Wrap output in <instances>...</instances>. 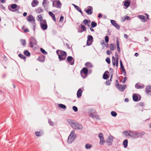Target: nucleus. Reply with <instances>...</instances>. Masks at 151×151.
<instances>
[{
	"label": "nucleus",
	"mask_w": 151,
	"mask_h": 151,
	"mask_svg": "<svg viewBox=\"0 0 151 151\" xmlns=\"http://www.w3.org/2000/svg\"><path fill=\"white\" fill-rule=\"evenodd\" d=\"M67 122L72 128L76 130H82L83 129L82 125L79 123L70 119L67 120Z\"/></svg>",
	"instance_id": "obj_1"
},
{
	"label": "nucleus",
	"mask_w": 151,
	"mask_h": 151,
	"mask_svg": "<svg viewBox=\"0 0 151 151\" xmlns=\"http://www.w3.org/2000/svg\"><path fill=\"white\" fill-rule=\"evenodd\" d=\"M56 52L58 56V58L60 61H63L65 60L67 54L66 52L63 50H57Z\"/></svg>",
	"instance_id": "obj_2"
},
{
	"label": "nucleus",
	"mask_w": 151,
	"mask_h": 151,
	"mask_svg": "<svg viewBox=\"0 0 151 151\" xmlns=\"http://www.w3.org/2000/svg\"><path fill=\"white\" fill-rule=\"evenodd\" d=\"M75 130H72L70 135L69 136L68 139V143H71L72 142H73L75 139H76V135L75 133Z\"/></svg>",
	"instance_id": "obj_3"
},
{
	"label": "nucleus",
	"mask_w": 151,
	"mask_h": 151,
	"mask_svg": "<svg viewBox=\"0 0 151 151\" xmlns=\"http://www.w3.org/2000/svg\"><path fill=\"white\" fill-rule=\"evenodd\" d=\"M37 41L36 39L33 37H31L29 39V46L33 48L34 46L37 45Z\"/></svg>",
	"instance_id": "obj_4"
},
{
	"label": "nucleus",
	"mask_w": 151,
	"mask_h": 151,
	"mask_svg": "<svg viewBox=\"0 0 151 151\" xmlns=\"http://www.w3.org/2000/svg\"><path fill=\"white\" fill-rule=\"evenodd\" d=\"M88 69L86 67L83 68L80 72L82 77L83 78H86L88 76Z\"/></svg>",
	"instance_id": "obj_5"
},
{
	"label": "nucleus",
	"mask_w": 151,
	"mask_h": 151,
	"mask_svg": "<svg viewBox=\"0 0 151 151\" xmlns=\"http://www.w3.org/2000/svg\"><path fill=\"white\" fill-rule=\"evenodd\" d=\"M40 24L42 29L43 30H46L47 29V25L45 19H43L42 21L41 20H40Z\"/></svg>",
	"instance_id": "obj_6"
},
{
	"label": "nucleus",
	"mask_w": 151,
	"mask_h": 151,
	"mask_svg": "<svg viewBox=\"0 0 151 151\" xmlns=\"http://www.w3.org/2000/svg\"><path fill=\"white\" fill-rule=\"evenodd\" d=\"M52 1V6L58 8H60L62 4L59 1L51 0Z\"/></svg>",
	"instance_id": "obj_7"
},
{
	"label": "nucleus",
	"mask_w": 151,
	"mask_h": 151,
	"mask_svg": "<svg viewBox=\"0 0 151 151\" xmlns=\"http://www.w3.org/2000/svg\"><path fill=\"white\" fill-rule=\"evenodd\" d=\"M115 56L116 57H117L116 58V59L114 56H113L112 57V62L114 66H115L116 65V66L117 67V68L119 64L118 58L117 53L116 52H115Z\"/></svg>",
	"instance_id": "obj_8"
},
{
	"label": "nucleus",
	"mask_w": 151,
	"mask_h": 151,
	"mask_svg": "<svg viewBox=\"0 0 151 151\" xmlns=\"http://www.w3.org/2000/svg\"><path fill=\"white\" fill-rule=\"evenodd\" d=\"M27 20L29 22L32 21V23L33 25L34 30H35L36 27V24L34 18L33 17L32 15H30L27 16Z\"/></svg>",
	"instance_id": "obj_9"
},
{
	"label": "nucleus",
	"mask_w": 151,
	"mask_h": 151,
	"mask_svg": "<svg viewBox=\"0 0 151 151\" xmlns=\"http://www.w3.org/2000/svg\"><path fill=\"white\" fill-rule=\"evenodd\" d=\"M98 137L100 140L99 144L101 145H104L105 142V141L104 139L103 134L101 133H100L99 134Z\"/></svg>",
	"instance_id": "obj_10"
},
{
	"label": "nucleus",
	"mask_w": 151,
	"mask_h": 151,
	"mask_svg": "<svg viewBox=\"0 0 151 151\" xmlns=\"http://www.w3.org/2000/svg\"><path fill=\"white\" fill-rule=\"evenodd\" d=\"M66 62L68 63L70 65H73L74 64V60L72 57L68 56L67 58Z\"/></svg>",
	"instance_id": "obj_11"
},
{
	"label": "nucleus",
	"mask_w": 151,
	"mask_h": 151,
	"mask_svg": "<svg viewBox=\"0 0 151 151\" xmlns=\"http://www.w3.org/2000/svg\"><path fill=\"white\" fill-rule=\"evenodd\" d=\"M93 8L92 6H88L87 7V9H85V12L88 15H91L93 12Z\"/></svg>",
	"instance_id": "obj_12"
},
{
	"label": "nucleus",
	"mask_w": 151,
	"mask_h": 151,
	"mask_svg": "<svg viewBox=\"0 0 151 151\" xmlns=\"http://www.w3.org/2000/svg\"><path fill=\"white\" fill-rule=\"evenodd\" d=\"M113 137L112 136H109L106 140V143L108 144L109 146H111L112 145L113 141Z\"/></svg>",
	"instance_id": "obj_13"
},
{
	"label": "nucleus",
	"mask_w": 151,
	"mask_h": 151,
	"mask_svg": "<svg viewBox=\"0 0 151 151\" xmlns=\"http://www.w3.org/2000/svg\"><path fill=\"white\" fill-rule=\"evenodd\" d=\"M42 4L44 7L45 10H47L48 9V6L49 4V1L47 0H44Z\"/></svg>",
	"instance_id": "obj_14"
},
{
	"label": "nucleus",
	"mask_w": 151,
	"mask_h": 151,
	"mask_svg": "<svg viewBox=\"0 0 151 151\" xmlns=\"http://www.w3.org/2000/svg\"><path fill=\"white\" fill-rule=\"evenodd\" d=\"M135 87L136 89H140L144 88L145 86L143 84L138 83L135 84Z\"/></svg>",
	"instance_id": "obj_15"
},
{
	"label": "nucleus",
	"mask_w": 151,
	"mask_h": 151,
	"mask_svg": "<svg viewBox=\"0 0 151 151\" xmlns=\"http://www.w3.org/2000/svg\"><path fill=\"white\" fill-rule=\"evenodd\" d=\"M111 22L112 24L117 29L119 30L120 29V27L119 25L116 23L115 21L114 20H111Z\"/></svg>",
	"instance_id": "obj_16"
},
{
	"label": "nucleus",
	"mask_w": 151,
	"mask_h": 151,
	"mask_svg": "<svg viewBox=\"0 0 151 151\" xmlns=\"http://www.w3.org/2000/svg\"><path fill=\"white\" fill-rule=\"evenodd\" d=\"M17 6H18V5H17L16 4H12L11 5V8L13 9H16L15 10H11L9 8V9L12 12H14L15 11H18L19 9V6L18 8L17 9H16L17 8Z\"/></svg>",
	"instance_id": "obj_17"
},
{
	"label": "nucleus",
	"mask_w": 151,
	"mask_h": 151,
	"mask_svg": "<svg viewBox=\"0 0 151 151\" xmlns=\"http://www.w3.org/2000/svg\"><path fill=\"white\" fill-rule=\"evenodd\" d=\"M132 98L133 101L135 102L139 101L141 99V97L140 96H139V98H138V96L134 93L133 95Z\"/></svg>",
	"instance_id": "obj_18"
},
{
	"label": "nucleus",
	"mask_w": 151,
	"mask_h": 151,
	"mask_svg": "<svg viewBox=\"0 0 151 151\" xmlns=\"http://www.w3.org/2000/svg\"><path fill=\"white\" fill-rule=\"evenodd\" d=\"M146 93L149 95H151V85L147 86L145 88Z\"/></svg>",
	"instance_id": "obj_19"
},
{
	"label": "nucleus",
	"mask_w": 151,
	"mask_h": 151,
	"mask_svg": "<svg viewBox=\"0 0 151 151\" xmlns=\"http://www.w3.org/2000/svg\"><path fill=\"white\" fill-rule=\"evenodd\" d=\"M126 85H120L117 88L119 90L121 91H123L126 88Z\"/></svg>",
	"instance_id": "obj_20"
},
{
	"label": "nucleus",
	"mask_w": 151,
	"mask_h": 151,
	"mask_svg": "<svg viewBox=\"0 0 151 151\" xmlns=\"http://www.w3.org/2000/svg\"><path fill=\"white\" fill-rule=\"evenodd\" d=\"M45 56L43 55H41L38 57L37 60L40 62H43L45 60Z\"/></svg>",
	"instance_id": "obj_21"
},
{
	"label": "nucleus",
	"mask_w": 151,
	"mask_h": 151,
	"mask_svg": "<svg viewBox=\"0 0 151 151\" xmlns=\"http://www.w3.org/2000/svg\"><path fill=\"white\" fill-rule=\"evenodd\" d=\"M137 132L132 131H130V137L131 138L136 139Z\"/></svg>",
	"instance_id": "obj_22"
},
{
	"label": "nucleus",
	"mask_w": 151,
	"mask_h": 151,
	"mask_svg": "<svg viewBox=\"0 0 151 151\" xmlns=\"http://www.w3.org/2000/svg\"><path fill=\"white\" fill-rule=\"evenodd\" d=\"M39 3V2L37 0H33L31 3L32 6L35 7L38 5Z\"/></svg>",
	"instance_id": "obj_23"
},
{
	"label": "nucleus",
	"mask_w": 151,
	"mask_h": 151,
	"mask_svg": "<svg viewBox=\"0 0 151 151\" xmlns=\"http://www.w3.org/2000/svg\"><path fill=\"white\" fill-rule=\"evenodd\" d=\"M116 44L118 52L119 53L120 52V48L119 47V40L118 37H116Z\"/></svg>",
	"instance_id": "obj_24"
},
{
	"label": "nucleus",
	"mask_w": 151,
	"mask_h": 151,
	"mask_svg": "<svg viewBox=\"0 0 151 151\" xmlns=\"http://www.w3.org/2000/svg\"><path fill=\"white\" fill-rule=\"evenodd\" d=\"M81 30H78V32L79 33H81L83 31H86V27L84 25L81 24Z\"/></svg>",
	"instance_id": "obj_25"
},
{
	"label": "nucleus",
	"mask_w": 151,
	"mask_h": 151,
	"mask_svg": "<svg viewBox=\"0 0 151 151\" xmlns=\"http://www.w3.org/2000/svg\"><path fill=\"white\" fill-rule=\"evenodd\" d=\"M82 91L81 88H79L78 91L77 93V97L79 98L81 97L82 95Z\"/></svg>",
	"instance_id": "obj_26"
},
{
	"label": "nucleus",
	"mask_w": 151,
	"mask_h": 151,
	"mask_svg": "<svg viewBox=\"0 0 151 151\" xmlns=\"http://www.w3.org/2000/svg\"><path fill=\"white\" fill-rule=\"evenodd\" d=\"M138 17L142 20V21L143 22H146L147 21V19L145 17L142 15H139Z\"/></svg>",
	"instance_id": "obj_27"
},
{
	"label": "nucleus",
	"mask_w": 151,
	"mask_h": 151,
	"mask_svg": "<svg viewBox=\"0 0 151 151\" xmlns=\"http://www.w3.org/2000/svg\"><path fill=\"white\" fill-rule=\"evenodd\" d=\"M145 134V133L144 132H137V136H136V139L137 138H138L142 137L143 135H144V134Z\"/></svg>",
	"instance_id": "obj_28"
},
{
	"label": "nucleus",
	"mask_w": 151,
	"mask_h": 151,
	"mask_svg": "<svg viewBox=\"0 0 151 151\" xmlns=\"http://www.w3.org/2000/svg\"><path fill=\"white\" fill-rule=\"evenodd\" d=\"M85 66L87 68H91L93 67L91 63L89 62H86L85 64Z\"/></svg>",
	"instance_id": "obj_29"
},
{
	"label": "nucleus",
	"mask_w": 151,
	"mask_h": 151,
	"mask_svg": "<svg viewBox=\"0 0 151 151\" xmlns=\"http://www.w3.org/2000/svg\"><path fill=\"white\" fill-rule=\"evenodd\" d=\"M49 15L51 16L53 18V19L54 21L56 22V19L55 17V15L54 14L51 12H49Z\"/></svg>",
	"instance_id": "obj_30"
},
{
	"label": "nucleus",
	"mask_w": 151,
	"mask_h": 151,
	"mask_svg": "<svg viewBox=\"0 0 151 151\" xmlns=\"http://www.w3.org/2000/svg\"><path fill=\"white\" fill-rule=\"evenodd\" d=\"M130 5V1L126 0L124 3V6L127 7H129Z\"/></svg>",
	"instance_id": "obj_31"
},
{
	"label": "nucleus",
	"mask_w": 151,
	"mask_h": 151,
	"mask_svg": "<svg viewBox=\"0 0 151 151\" xmlns=\"http://www.w3.org/2000/svg\"><path fill=\"white\" fill-rule=\"evenodd\" d=\"M128 140L125 139L124 140L123 142V145H124V147L125 148H126L128 145Z\"/></svg>",
	"instance_id": "obj_32"
},
{
	"label": "nucleus",
	"mask_w": 151,
	"mask_h": 151,
	"mask_svg": "<svg viewBox=\"0 0 151 151\" xmlns=\"http://www.w3.org/2000/svg\"><path fill=\"white\" fill-rule=\"evenodd\" d=\"M115 47V45L114 43L111 44L109 46V48L111 50H114Z\"/></svg>",
	"instance_id": "obj_33"
},
{
	"label": "nucleus",
	"mask_w": 151,
	"mask_h": 151,
	"mask_svg": "<svg viewBox=\"0 0 151 151\" xmlns=\"http://www.w3.org/2000/svg\"><path fill=\"white\" fill-rule=\"evenodd\" d=\"M130 130L129 132L127 131H124L123 132V133L124 134L125 136L127 137L129 136L130 137Z\"/></svg>",
	"instance_id": "obj_34"
},
{
	"label": "nucleus",
	"mask_w": 151,
	"mask_h": 151,
	"mask_svg": "<svg viewBox=\"0 0 151 151\" xmlns=\"http://www.w3.org/2000/svg\"><path fill=\"white\" fill-rule=\"evenodd\" d=\"M24 53L25 55L27 56H29L30 55V53L27 50H25Z\"/></svg>",
	"instance_id": "obj_35"
},
{
	"label": "nucleus",
	"mask_w": 151,
	"mask_h": 151,
	"mask_svg": "<svg viewBox=\"0 0 151 151\" xmlns=\"http://www.w3.org/2000/svg\"><path fill=\"white\" fill-rule=\"evenodd\" d=\"M36 11L38 13H40L43 12L44 11L42 7H39L37 8Z\"/></svg>",
	"instance_id": "obj_36"
},
{
	"label": "nucleus",
	"mask_w": 151,
	"mask_h": 151,
	"mask_svg": "<svg viewBox=\"0 0 151 151\" xmlns=\"http://www.w3.org/2000/svg\"><path fill=\"white\" fill-rule=\"evenodd\" d=\"M87 40H88V41H90L91 42H93V37L91 35H89L87 37Z\"/></svg>",
	"instance_id": "obj_37"
},
{
	"label": "nucleus",
	"mask_w": 151,
	"mask_h": 151,
	"mask_svg": "<svg viewBox=\"0 0 151 151\" xmlns=\"http://www.w3.org/2000/svg\"><path fill=\"white\" fill-rule=\"evenodd\" d=\"M58 106L60 108H62L63 109H65L66 108V106L62 104H58Z\"/></svg>",
	"instance_id": "obj_38"
},
{
	"label": "nucleus",
	"mask_w": 151,
	"mask_h": 151,
	"mask_svg": "<svg viewBox=\"0 0 151 151\" xmlns=\"http://www.w3.org/2000/svg\"><path fill=\"white\" fill-rule=\"evenodd\" d=\"M109 76L108 74L105 73L103 74V78L104 79L107 80L109 78Z\"/></svg>",
	"instance_id": "obj_39"
},
{
	"label": "nucleus",
	"mask_w": 151,
	"mask_h": 151,
	"mask_svg": "<svg viewBox=\"0 0 151 151\" xmlns=\"http://www.w3.org/2000/svg\"><path fill=\"white\" fill-rule=\"evenodd\" d=\"M97 24L96 22L92 21L91 24V27L94 28L96 26Z\"/></svg>",
	"instance_id": "obj_40"
},
{
	"label": "nucleus",
	"mask_w": 151,
	"mask_h": 151,
	"mask_svg": "<svg viewBox=\"0 0 151 151\" xmlns=\"http://www.w3.org/2000/svg\"><path fill=\"white\" fill-rule=\"evenodd\" d=\"M92 147L91 145L89 144H87L85 145V147L87 149H90Z\"/></svg>",
	"instance_id": "obj_41"
},
{
	"label": "nucleus",
	"mask_w": 151,
	"mask_h": 151,
	"mask_svg": "<svg viewBox=\"0 0 151 151\" xmlns=\"http://www.w3.org/2000/svg\"><path fill=\"white\" fill-rule=\"evenodd\" d=\"M20 41L21 42V43L22 45L24 46L25 45H26V41L25 40L21 39L20 40Z\"/></svg>",
	"instance_id": "obj_42"
},
{
	"label": "nucleus",
	"mask_w": 151,
	"mask_h": 151,
	"mask_svg": "<svg viewBox=\"0 0 151 151\" xmlns=\"http://www.w3.org/2000/svg\"><path fill=\"white\" fill-rule=\"evenodd\" d=\"M111 114L112 116L115 117L117 116V114L115 111H112L111 112Z\"/></svg>",
	"instance_id": "obj_43"
},
{
	"label": "nucleus",
	"mask_w": 151,
	"mask_h": 151,
	"mask_svg": "<svg viewBox=\"0 0 151 151\" xmlns=\"http://www.w3.org/2000/svg\"><path fill=\"white\" fill-rule=\"evenodd\" d=\"M18 55L22 59H25L26 58V57L21 53L19 54Z\"/></svg>",
	"instance_id": "obj_44"
},
{
	"label": "nucleus",
	"mask_w": 151,
	"mask_h": 151,
	"mask_svg": "<svg viewBox=\"0 0 151 151\" xmlns=\"http://www.w3.org/2000/svg\"><path fill=\"white\" fill-rule=\"evenodd\" d=\"M40 50L41 52L43 53V54H45V55H47V52H46L45 50L43 49V48H41L40 49Z\"/></svg>",
	"instance_id": "obj_45"
},
{
	"label": "nucleus",
	"mask_w": 151,
	"mask_h": 151,
	"mask_svg": "<svg viewBox=\"0 0 151 151\" xmlns=\"http://www.w3.org/2000/svg\"><path fill=\"white\" fill-rule=\"evenodd\" d=\"M37 137L42 136V134L39 132H36L35 133Z\"/></svg>",
	"instance_id": "obj_46"
},
{
	"label": "nucleus",
	"mask_w": 151,
	"mask_h": 151,
	"mask_svg": "<svg viewBox=\"0 0 151 151\" xmlns=\"http://www.w3.org/2000/svg\"><path fill=\"white\" fill-rule=\"evenodd\" d=\"M48 122L50 125L51 126H53L54 124L53 122L50 119H49Z\"/></svg>",
	"instance_id": "obj_47"
},
{
	"label": "nucleus",
	"mask_w": 151,
	"mask_h": 151,
	"mask_svg": "<svg viewBox=\"0 0 151 151\" xmlns=\"http://www.w3.org/2000/svg\"><path fill=\"white\" fill-rule=\"evenodd\" d=\"M119 62H120V63L121 68L122 69H123V68H124V67L123 66L122 61L121 60H120L119 61Z\"/></svg>",
	"instance_id": "obj_48"
},
{
	"label": "nucleus",
	"mask_w": 151,
	"mask_h": 151,
	"mask_svg": "<svg viewBox=\"0 0 151 151\" xmlns=\"http://www.w3.org/2000/svg\"><path fill=\"white\" fill-rule=\"evenodd\" d=\"M109 37L108 36H106L105 37V42L107 43H108L109 41Z\"/></svg>",
	"instance_id": "obj_49"
},
{
	"label": "nucleus",
	"mask_w": 151,
	"mask_h": 151,
	"mask_svg": "<svg viewBox=\"0 0 151 151\" xmlns=\"http://www.w3.org/2000/svg\"><path fill=\"white\" fill-rule=\"evenodd\" d=\"M106 62L109 64L110 63V59L109 57H107L106 59Z\"/></svg>",
	"instance_id": "obj_50"
},
{
	"label": "nucleus",
	"mask_w": 151,
	"mask_h": 151,
	"mask_svg": "<svg viewBox=\"0 0 151 151\" xmlns=\"http://www.w3.org/2000/svg\"><path fill=\"white\" fill-rule=\"evenodd\" d=\"M92 43V42H91L90 41H88V40H87V42H86V45L87 46H90L91 45Z\"/></svg>",
	"instance_id": "obj_51"
},
{
	"label": "nucleus",
	"mask_w": 151,
	"mask_h": 151,
	"mask_svg": "<svg viewBox=\"0 0 151 151\" xmlns=\"http://www.w3.org/2000/svg\"><path fill=\"white\" fill-rule=\"evenodd\" d=\"M111 82H110L109 80H107L106 81V84L107 86H109Z\"/></svg>",
	"instance_id": "obj_52"
},
{
	"label": "nucleus",
	"mask_w": 151,
	"mask_h": 151,
	"mask_svg": "<svg viewBox=\"0 0 151 151\" xmlns=\"http://www.w3.org/2000/svg\"><path fill=\"white\" fill-rule=\"evenodd\" d=\"M73 109L74 111L75 112L77 111L78 110L77 107L75 106H74L73 107Z\"/></svg>",
	"instance_id": "obj_53"
},
{
	"label": "nucleus",
	"mask_w": 151,
	"mask_h": 151,
	"mask_svg": "<svg viewBox=\"0 0 151 151\" xmlns=\"http://www.w3.org/2000/svg\"><path fill=\"white\" fill-rule=\"evenodd\" d=\"M64 17L63 16L61 15L60 17L59 21L61 22H63V21Z\"/></svg>",
	"instance_id": "obj_54"
},
{
	"label": "nucleus",
	"mask_w": 151,
	"mask_h": 151,
	"mask_svg": "<svg viewBox=\"0 0 151 151\" xmlns=\"http://www.w3.org/2000/svg\"><path fill=\"white\" fill-rule=\"evenodd\" d=\"M115 84L116 85V87L117 88L119 86L120 84L119 83V82L118 80H116V81Z\"/></svg>",
	"instance_id": "obj_55"
},
{
	"label": "nucleus",
	"mask_w": 151,
	"mask_h": 151,
	"mask_svg": "<svg viewBox=\"0 0 151 151\" xmlns=\"http://www.w3.org/2000/svg\"><path fill=\"white\" fill-rule=\"evenodd\" d=\"M89 116L90 117H92L93 118H94L95 115L92 113H90L89 114Z\"/></svg>",
	"instance_id": "obj_56"
},
{
	"label": "nucleus",
	"mask_w": 151,
	"mask_h": 151,
	"mask_svg": "<svg viewBox=\"0 0 151 151\" xmlns=\"http://www.w3.org/2000/svg\"><path fill=\"white\" fill-rule=\"evenodd\" d=\"M88 22V21L86 19H85L83 21V23L85 25H86Z\"/></svg>",
	"instance_id": "obj_57"
},
{
	"label": "nucleus",
	"mask_w": 151,
	"mask_h": 151,
	"mask_svg": "<svg viewBox=\"0 0 151 151\" xmlns=\"http://www.w3.org/2000/svg\"><path fill=\"white\" fill-rule=\"evenodd\" d=\"M73 5L74 6V7L78 10V9L80 8L78 6L74 4H73Z\"/></svg>",
	"instance_id": "obj_58"
},
{
	"label": "nucleus",
	"mask_w": 151,
	"mask_h": 151,
	"mask_svg": "<svg viewBox=\"0 0 151 151\" xmlns=\"http://www.w3.org/2000/svg\"><path fill=\"white\" fill-rule=\"evenodd\" d=\"M0 7L1 8V9H3L4 10H5V8L4 7V6L3 5L1 4L0 3Z\"/></svg>",
	"instance_id": "obj_59"
},
{
	"label": "nucleus",
	"mask_w": 151,
	"mask_h": 151,
	"mask_svg": "<svg viewBox=\"0 0 151 151\" xmlns=\"http://www.w3.org/2000/svg\"><path fill=\"white\" fill-rule=\"evenodd\" d=\"M111 52L109 50H107L106 51V54L108 55H109L111 53Z\"/></svg>",
	"instance_id": "obj_60"
},
{
	"label": "nucleus",
	"mask_w": 151,
	"mask_h": 151,
	"mask_svg": "<svg viewBox=\"0 0 151 151\" xmlns=\"http://www.w3.org/2000/svg\"><path fill=\"white\" fill-rule=\"evenodd\" d=\"M127 79V77H124L123 80L122 81V83H124L125 81Z\"/></svg>",
	"instance_id": "obj_61"
},
{
	"label": "nucleus",
	"mask_w": 151,
	"mask_h": 151,
	"mask_svg": "<svg viewBox=\"0 0 151 151\" xmlns=\"http://www.w3.org/2000/svg\"><path fill=\"white\" fill-rule=\"evenodd\" d=\"M2 58L5 61H6L7 60V57L5 55H4L2 56Z\"/></svg>",
	"instance_id": "obj_62"
},
{
	"label": "nucleus",
	"mask_w": 151,
	"mask_h": 151,
	"mask_svg": "<svg viewBox=\"0 0 151 151\" xmlns=\"http://www.w3.org/2000/svg\"><path fill=\"white\" fill-rule=\"evenodd\" d=\"M37 17L38 18V21L40 19L41 20V19H42V17L41 15H38Z\"/></svg>",
	"instance_id": "obj_63"
},
{
	"label": "nucleus",
	"mask_w": 151,
	"mask_h": 151,
	"mask_svg": "<svg viewBox=\"0 0 151 151\" xmlns=\"http://www.w3.org/2000/svg\"><path fill=\"white\" fill-rule=\"evenodd\" d=\"M139 105L140 106H143L144 105V104L143 102H139Z\"/></svg>",
	"instance_id": "obj_64"
}]
</instances>
